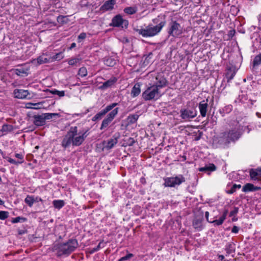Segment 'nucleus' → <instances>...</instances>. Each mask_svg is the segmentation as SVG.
<instances>
[{
	"label": "nucleus",
	"mask_w": 261,
	"mask_h": 261,
	"mask_svg": "<svg viewBox=\"0 0 261 261\" xmlns=\"http://www.w3.org/2000/svg\"><path fill=\"white\" fill-rule=\"evenodd\" d=\"M35 200V202H39V201H42V199L40 197H36Z\"/></svg>",
	"instance_id": "nucleus-56"
},
{
	"label": "nucleus",
	"mask_w": 261,
	"mask_h": 261,
	"mask_svg": "<svg viewBox=\"0 0 261 261\" xmlns=\"http://www.w3.org/2000/svg\"><path fill=\"white\" fill-rule=\"evenodd\" d=\"M133 256V254L129 253L127 254L126 255L121 257L120 259V261H123V260H126L129 259L130 258H131Z\"/></svg>",
	"instance_id": "nucleus-46"
},
{
	"label": "nucleus",
	"mask_w": 261,
	"mask_h": 261,
	"mask_svg": "<svg viewBox=\"0 0 261 261\" xmlns=\"http://www.w3.org/2000/svg\"><path fill=\"white\" fill-rule=\"evenodd\" d=\"M29 94V93L28 90L23 89H15L14 91V95L15 97L19 99H23L26 98Z\"/></svg>",
	"instance_id": "nucleus-15"
},
{
	"label": "nucleus",
	"mask_w": 261,
	"mask_h": 261,
	"mask_svg": "<svg viewBox=\"0 0 261 261\" xmlns=\"http://www.w3.org/2000/svg\"><path fill=\"white\" fill-rule=\"evenodd\" d=\"M238 212V210L237 208H235L233 211H231L229 214L230 217L236 215Z\"/></svg>",
	"instance_id": "nucleus-51"
},
{
	"label": "nucleus",
	"mask_w": 261,
	"mask_h": 261,
	"mask_svg": "<svg viewBox=\"0 0 261 261\" xmlns=\"http://www.w3.org/2000/svg\"><path fill=\"white\" fill-rule=\"evenodd\" d=\"M44 25V28L46 29H49L50 30H52L51 29H50L51 27H55V25L52 22L45 23Z\"/></svg>",
	"instance_id": "nucleus-47"
},
{
	"label": "nucleus",
	"mask_w": 261,
	"mask_h": 261,
	"mask_svg": "<svg viewBox=\"0 0 261 261\" xmlns=\"http://www.w3.org/2000/svg\"><path fill=\"white\" fill-rule=\"evenodd\" d=\"M166 85L167 81L161 74L158 73L155 75L152 78L151 83L149 84L150 86L142 93L143 99L145 100L158 99L161 96L160 90Z\"/></svg>",
	"instance_id": "nucleus-1"
},
{
	"label": "nucleus",
	"mask_w": 261,
	"mask_h": 261,
	"mask_svg": "<svg viewBox=\"0 0 261 261\" xmlns=\"http://www.w3.org/2000/svg\"><path fill=\"white\" fill-rule=\"evenodd\" d=\"M58 115L57 113H45L44 114V117H43L44 120L47 119H51L53 118V116Z\"/></svg>",
	"instance_id": "nucleus-40"
},
{
	"label": "nucleus",
	"mask_w": 261,
	"mask_h": 261,
	"mask_svg": "<svg viewBox=\"0 0 261 261\" xmlns=\"http://www.w3.org/2000/svg\"><path fill=\"white\" fill-rule=\"evenodd\" d=\"M237 70L234 67L231 66L227 68L226 77L228 81L231 80L236 75Z\"/></svg>",
	"instance_id": "nucleus-18"
},
{
	"label": "nucleus",
	"mask_w": 261,
	"mask_h": 261,
	"mask_svg": "<svg viewBox=\"0 0 261 261\" xmlns=\"http://www.w3.org/2000/svg\"><path fill=\"white\" fill-rule=\"evenodd\" d=\"M44 120L42 116H38L35 117V124L36 125L40 126L43 124Z\"/></svg>",
	"instance_id": "nucleus-31"
},
{
	"label": "nucleus",
	"mask_w": 261,
	"mask_h": 261,
	"mask_svg": "<svg viewBox=\"0 0 261 261\" xmlns=\"http://www.w3.org/2000/svg\"><path fill=\"white\" fill-rule=\"evenodd\" d=\"M153 23L155 25L150 27L147 30L149 33H159L166 24L165 17L164 16H158L152 20Z\"/></svg>",
	"instance_id": "nucleus-6"
},
{
	"label": "nucleus",
	"mask_w": 261,
	"mask_h": 261,
	"mask_svg": "<svg viewBox=\"0 0 261 261\" xmlns=\"http://www.w3.org/2000/svg\"><path fill=\"white\" fill-rule=\"evenodd\" d=\"M216 169V167L214 164H210L205 165L203 167L200 168L199 170L201 172H205L207 173L208 175H210L211 172L215 171Z\"/></svg>",
	"instance_id": "nucleus-17"
},
{
	"label": "nucleus",
	"mask_w": 261,
	"mask_h": 261,
	"mask_svg": "<svg viewBox=\"0 0 261 261\" xmlns=\"http://www.w3.org/2000/svg\"><path fill=\"white\" fill-rule=\"evenodd\" d=\"M24 201L29 206L31 207L35 202V200L33 196L28 195L25 198Z\"/></svg>",
	"instance_id": "nucleus-30"
},
{
	"label": "nucleus",
	"mask_w": 261,
	"mask_h": 261,
	"mask_svg": "<svg viewBox=\"0 0 261 261\" xmlns=\"http://www.w3.org/2000/svg\"><path fill=\"white\" fill-rule=\"evenodd\" d=\"M45 30H42L41 31V33H43L44 31H45Z\"/></svg>",
	"instance_id": "nucleus-60"
},
{
	"label": "nucleus",
	"mask_w": 261,
	"mask_h": 261,
	"mask_svg": "<svg viewBox=\"0 0 261 261\" xmlns=\"http://www.w3.org/2000/svg\"><path fill=\"white\" fill-rule=\"evenodd\" d=\"M25 220H26V219L24 218L17 217L14 218L12 220V222L13 223H16L20 222L21 221H22V222H24L25 221Z\"/></svg>",
	"instance_id": "nucleus-44"
},
{
	"label": "nucleus",
	"mask_w": 261,
	"mask_h": 261,
	"mask_svg": "<svg viewBox=\"0 0 261 261\" xmlns=\"http://www.w3.org/2000/svg\"><path fill=\"white\" fill-rule=\"evenodd\" d=\"M67 18L66 16L60 15L57 18V21L61 24H63L66 22Z\"/></svg>",
	"instance_id": "nucleus-39"
},
{
	"label": "nucleus",
	"mask_w": 261,
	"mask_h": 261,
	"mask_svg": "<svg viewBox=\"0 0 261 261\" xmlns=\"http://www.w3.org/2000/svg\"><path fill=\"white\" fill-rule=\"evenodd\" d=\"M118 105V103L114 102L106 106L103 109L97 113L95 116H94L92 120L93 121H96L97 120H100L109 111H111L115 107Z\"/></svg>",
	"instance_id": "nucleus-8"
},
{
	"label": "nucleus",
	"mask_w": 261,
	"mask_h": 261,
	"mask_svg": "<svg viewBox=\"0 0 261 261\" xmlns=\"http://www.w3.org/2000/svg\"><path fill=\"white\" fill-rule=\"evenodd\" d=\"M53 204L55 208L60 210L65 205V202L63 200H55Z\"/></svg>",
	"instance_id": "nucleus-25"
},
{
	"label": "nucleus",
	"mask_w": 261,
	"mask_h": 261,
	"mask_svg": "<svg viewBox=\"0 0 261 261\" xmlns=\"http://www.w3.org/2000/svg\"><path fill=\"white\" fill-rule=\"evenodd\" d=\"M142 35V36L144 37H151V36H153L154 35H155L156 34H146V33H144V34H141Z\"/></svg>",
	"instance_id": "nucleus-53"
},
{
	"label": "nucleus",
	"mask_w": 261,
	"mask_h": 261,
	"mask_svg": "<svg viewBox=\"0 0 261 261\" xmlns=\"http://www.w3.org/2000/svg\"><path fill=\"white\" fill-rule=\"evenodd\" d=\"M250 176L253 181H261V167L250 171Z\"/></svg>",
	"instance_id": "nucleus-11"
},
{
	"label": "nucleus",
	"mask_w": 261,
	"mask_h": 261,
	"mask_svg": "<svg viewBox=\"0 0 261 261\" xmlns=\"http://www.w3.org/2000/svg\"><path fill=\"white\" fill-rule=\"evenodd\" d=\"M75 46H76V44H75V43H72L71 44V46H70V47L69 48V50H71V49H72V48H74Z\"/></svg>",
	"instance_id": "nucleus-54"
},
{
	"label": "nucleus",
	"mask_w": 261,
	"mask_h": 261,
	"mask_svg": "<svg viewBox=\"0 0 261 261\" xmlns=\"http://www.w3.org/2000/svg\"><path fill=\"white\" fill-rule=\"evenodd\" d=\"M180 117L184 120L194 118L197 115V111L194 108L182 109L180 111Z\"/></svg>",
	"instance_id": "nucleus-9"
},
{
	"label": "nucleus",
	"mask_w": 261,
	"mask_h": 261,
	"mask_svg": "<svg viewBox=\"0 0 261 261\" xmlns=\"http://www.w3.org/2000/svg\"><path fill=\"white\" fill-rule=\"evenodd\" d=\"M164 185L166 187H175L179 186L185 181V178L182 175L179 174L175 177H169L164 179Z\"/></svg>",
	"instance_id": "nucleus-5"
},
{
	"label": "nucleus",
	"mask_w": 261,
	"mask_h": 261,
	"mask_svg": "<svg viewBox=\"0 0 261 261\" xmlns=\"http://www.w3.org/2000/svg\"><path fill=\"white\" fill-rule=\"evenodd\" d=\"M140 92V85L138 84H136L132 88L131 95L132 97H135L139 95Z\"/></svg>",
	"instance_id": "nucleus-23"
},
{
	"label": "nucleus",
	"mask_w": 261,
	"mask_h": 261,
	"mask_svg": "<svg viewBox=\"0 0 261 261\" xmlns=\"http://www.w3.org/2000/svg\"><path fill=\"white\" fill-rule=\"evenodd\" d=\"M13 130V126L11 125L4 124L2 127L1 130L5 134L11 132Z\"/></svg>",
	"instance_id": "nucleus-32"
},
{
	"label": "nucleus",
	"mask_w": 261,
	"mask_h": 261,
	"mask_svg": "<svg viewBox=\"0 0 261 261\" xmlns=\"http://www.w3.org/2000/svg\"><path fill=\"white\" fill-rule=\"evenodd\" d=\"M240 136V125L237 123V126L233 129L220 134L219 142L221 144H226L230 141L238 140Z\"/></svg>",
	"instance_id": "nucleus-4"
},
{
	"label": "nucleus",
	"mask_w": 261,
	"mask_h": 261,
	"mask_svg": "<svg viewBox=\"0 0 261 261\" xmlns=\"http://www.w3.org/2000/svg\"><path fill=\"white\" fill-rule=\"evenodd\" d=\"M208 108V99L203 100L199 103V109L201 116L202 117L206 116Z\"/></svg>",
	"instance_id": "nucleus-13"
},
{
	"label": "nucleus",
	"mask_w": 261,
	"mask_h": 261,
	"mask_svg": "<svg viewBox=\"0 0 261 261\" xmlns=\"http://www.w3.org/2000/svg\"><path fill=\"white\" fill-rule=\"evenodd\" d=\"M81 59L79 58H74L69 59L68 63L70 65H74L80 62Z\"/></svg>",
	"instance_id": "nucleus-34"
},
{
	"label": "nucleus",
	"mask_w": 261,
	"mask_h": 261,
	"mask_svg": "<svg viewBox=\"0 0 261 261\" xmlns=\"http://www.w3.org/2000/svg\"><path fill=\"white\" fill-rule=\"evenodd\" d=\"M239 227L237 226H234L231 229V232L234 233H237L239 232Z\"/></svg>",
	"instance_id": "nucleus-50"
},
{
	"label": "nucleus",
	"mask_w": 261,
	"mask_h": 261,
	"mask_svg": "<svg viewBox=\"0 0 261 261\" xmlns=\"http://www.w3.org/2000/svg\"><path fill=\"white\" fill-rule=\"evenodd\" d=\"M106 243L104 242L103 240L101 241L97 246L92 249L91 253H93L99 250L100 248H103L105 246Z\"/></svg>",
	"instance_id": "nucleus-36"
},
{
	"label": "nucleus",
	"mask_w": 261,
	"mask_h": 261,
	"mask_svg": "<svg viewBox=\"0 0 261 261\" xmlns=\"http://www.w3.org/2000/svg\"><path fill=\"white\" fill-rule=\"evenodd\" d=\"M79 243L76 239H69L66 242L55 244L53 251L57 256H68L78 247Z\"/></svg>",
	"instance_id": "nucleus-3"
},
{
	"label": "nucleus",
	"mask_w": 261,
	"mask_h": 261,
	"mask_svg": "<svg viewBox=\"0 0 261 261\" xmlns=\"http://www.w3.org/2000/svg\"><path fill=\"white\" fill-rule=\"evenodd\" d=\"M119 108H116L111 111L107 116V117L102 120L100 127V130H103L107 128L116 115L118 114Z\"/></svg>",
	"instance_id": "nucleus-7"
},
{
	"label": "nucleus",
	"mask_w": 261,
	"mask_h": 261,
	"mask_svg": "<svg viewBox=\"0 0 261 261\" xmlns=\"http://www.w3.org/2000/svg\"><path fill=\"white\" fill-rule=\"evenodd\" d=\"M111 24L115 27L126 28L128 25V22L127 20L124 19L122 16L119 14L113 18Z\"/></svg>",
	"instance_id": "nucleus-10"
},
{
	"label": "nucleus",
	"mask_w": 261,
	"mask_h": 261,
	"mask_svg": "<svg viewBox=\"0 0 261 261\" xmlns=\"http://www.w3.org/2000/svg\"><path fill=\"white\" fill-rule=\"evenodd\" d=\"M8 161L10 163L13 164H15V165L20 164H21V163H22L23 162V161H15L14 159H12L11 158H9L8 159Z\"/></svg>",
	"instance_id": "nucleus-45"
},
{
	"label": "nucleus",
	"mask_w": 261,
	"mask_h": 261,
	"mask_svg": "<svg viewBox=\"0 0 261 261\" xmlns=\"http://www.w3.org/2000/svg\"><path fill=\"white\" fill-rule=\"evenodd\" d=\"M241 188V185L234 184L232 186V187H231V188L230 190V191L229 192H228V193H229V194H232L233 193H234L236 191L237 189H240Z\"/></svg>",
	"instance_id": "nucleus-42"
},
{
	"label": "nucleus",
	"mask_w": 261,
	"mask_h": 261,
	"mask_svg": "<svg viewBox=\"0 0 261 261\" xmlns=\"http://www.w3.org/2000/svg\"><path fill=\"white\" fill-rule=\"evenodd\" d=\"M227 212L225 211L218 220H211L210 223H214L215 225H221L223 224L226 219Z\"/></svg>",
	"instance_id": "nucleus-20"
},
{
	"label": "nucleus",
	"mask_w": 261,
	"mask_h": 261,
	"mask_svg": "<svg viewBox=\"0 0 261 261\" xmlns=\"http://www.w3.org/2000/svg\"><path fill=\"white\" fill-rule=\"evenodd\" d=\"M233 32V33H236L235 31L234 30H233V31H230V32L229 33H232V32Z\"/></svg>",
	"instance_id": "nucleus-59"
},
{
	"label": "nucleus",
	"mask_w": 261,
	"mask_h": 261,
	"mask_svg": "<svg viewBox=\"0 0 261 261\" xmlns=\"http://www.w3.org/2000/svg\"><path fill=\"white\" fill-rule=\"evenodd\" d=\"M193 226L195 229L200 231L203 229L202 220L199 219H195L193 222Z\"/></svg>",
	"instance_id": "nucleus-24"
},
{
	"label": "nucleus",
	"mask_w": 261,
	"mask_h": 261,
	"mask_svg": "<svg viewBox=\"0 0 261 261\" xmlns=\"http://www.w3.org/2000/svg\"><path fill=\"white\" fill-rule=\"evenodd\" d=\"M169 33L179 31L181 28L180 25L175 21H172L169 23Z\"/></svg>",
	"instance_id": "nucleus-19"
},
{
	"label": "nucleus",
	"mask_w": 261,
	"mask_h": 261,
	"mask_svg": "<svg viewBox=\"0 0 261 261\" xmlns=\"http://www.w3.org/2000/svg\"><path fill=\"white\" fill-rule=\"evenodd\" d=\"M117 81L115 77H112L107 81L104 82L101 86L99 87L100 89H106L112 87Z\"/></svg>",
	"instance_id": "nucleus-16"
},
{
	"label": "nucleus",
	"mask_w": 261,
	"mask_h": 261,
	"mask_svg": "<svg viewBox=\"0 0 261 261\" xmlns=\"http://www.w3.org/2000/svg\"><path fill=\"white\" fill-rule=\"evenodd\" d=\"M9 216V213L6 211L0 212V219L4 220L7 219Z\"/></svg>",
	"instance_id": "nucleus-41"
},
{
	"label": "nucleus",
	"mask_w": 261,
	"mask_h": 261,
	"mask_svg": "<svg viewBox=\"0 0 261 261\" xmlns=\"http://www.w3.org/2000/svg\"><path fill=\"white\" fill-rule=\"evenodd\" d=\"M139 118L138 114H133L128 116L127 120L129 124H133L135 123Z\"/></svg>",
	"instance_id": "nucleus-29"
},
{
	"label": "nucleus",
	"mask_w": 261,
	"mask_h": 261,
	"mask_svg": "<svg viewBox=\"0 0 261 261\" xmlns=\"http://www.w3.org/2000/svg\"><path fill=\"white\" fill-rule=\"evenodd\" d=\"M261 64V54L256 56L253 60V66H257Z\"/></svg>",
	"instance_id": "nucleus-37"
},
{
	"label": "nucleus",
	"mask_w": 261,
	"mask_h": 261,
	"mask_svg": "<svg viewBox=\"0 0 261 261\" xmlns=\"http://www.w3.org/2000/svg\"><path fill=\"white\" fill-rule=\"evenodd\" d=\"M137 11L136 7H128L124 9V12L127 14L132 15L135 14Z\"/></svg>",
	"instance_id": "nucleus-28"
},
{
	"label": "nucleus",
	"mask_w": 261,
	"mask_h": 261,
	"mask_svg": "<svg viewBox=\"0 0 261 261\" xmlns=\"http://www.w3.org/2000/svg\"><path fill=\"white\" fill-rule=\"evenodd\" d=\"M15 73L18 75H22L24 74H27V71L22 68H18L15 70Z\"/></svg>",
	"instance_id": "nucleus-43"
},
{
	"label": "nucleus",
	"mask_w": 261,
	"mask_h": 261,
	"mask_svg": "<svg viewBox=\"0 0 261 261\" xmlns=\"http://www.w3.org/2000/svg\"><path fill=\"white\" fill-rule=\"evenodd\" d=\"M103 62H104V64L106 66H108L109 67H113L116 63V61L111 57L105 58L104 59Z\"/></svg>",
	"instance_id": "nucleus-27"
},
{
	"label": "nucleus",
	"mask_w": 261,
	"mask_h": 261,
	"mask_svg": "<svg viewBox=\"0 0 261 261\" xmlns=\"http://www.w3.org/2000/svg\"><path fill=\"white\" fill-rule=\"evenodd\" d=\"M15 156L16 158L21 160V161H23V156L22 154L21 153H16L15 154Z\"/></svg>",
	"instance_id": "nucleus-52"
},
{
	"label": "nucleus",
	"mask_w": 261,
	"mask_h": 261,
	"mask_svg": "<svg viewBox=\"0 0 261 261\" xmlns=\"http://www.w3.org/2000/svg\"><path fill=\"white\" fill-rule=\"evenodd\" d=\"M50 93L53 94L57 95L59 97H63L65 95L64 91H59L57 90H53L50 91Z\"/></svg>",
	"instance_id": "nucleus-38"
},
{
	"label": "nucleus",
	"mask_w": 261,
	"mask_h": 261,
	"mask_svg": "<svg viewBox=\"0 0 261 261\" xmlns=\"http://www.w3.org/2000/svg\"><path fill=\"white\" fill-rule=\"evenodd\" d=\"M36 61L39 64H42L51 62V57L47 58L46 55L43 54L37 58Z\"/></svg>",
	"instance_id": "nucleus-21"
},
{
	"label": "nucleus",
	"mask_w": 261,
	"mask_h": 261,
	"mask_svg": "<svg viewBox=\"0 0 261 261\" xmlns=\"http://www.w3.org/2000/svg\"><path fill=\"white\" fill-rule=\"evenodd\" d=\"M260 189L261 187H260L254 186L252 184L247 183L243 187L242 191L243 192L248 193L256 191Z\"/></svg>",
	"instance_id": "nucleus-14"
},
{
	"label": "nucleus",
	"mask_w": 261,
	"mask_h": 261,
	"mask_svg": "<svg viewBox=\"0 0 261 261\" xmlns=\"http://www.w3.org/2000/svg\"><path fill=\"white\" fill-rule=\"evenodd\" d=\"M42 106V103L41 102H38V103L29 102L26 104V107L27 108L33 109H41Z\"/></svg>",
	"instance_id": "nucleus-26"
},
{
	"label": "nucleus",
	"mask_w": 261,
	"mask_h": 261,
	"mask_svg": "<svg viewBox=\"0 0 261 261\" xmlns=\"http://www.w3.org/2000/svg\"><path fill=\"white\" fill-rule=\"evenodd\" d=\"M117 138H111L107 142H104L103 144H106L105 147L107 149H111L114 147L117 143Z\"/></svg>",
	"instance_id": "nucleus-22"
},
{
	"label": "nucleus",
	"mask_w": 261,
	"mask_h": 261,
	"mask_svg": "<svg viewBox=\"0 0 261 261\" xmlns=\"http://www.w3.org/2000/svg\"><path fill=\"white\" fill-rule=\"evenodd\" d=\"M87 130L78 129L76 126H71L64 136L62 146L66 148L70 145L79 146L81 145L87 137Z\"/></svg>",
	"instance_id": "nucleus-2"
},
{
	"label": "nucleus",
	"mask_w": 261,
	"mask_h": 261,
	"mask_svg": "<svg viewBox=\"0 0 261 261\" xmlns=\"http://www.w3.org/2000/svg\"><path fill=\"white\" fill-rule=\"evenodd\" d=\"M208 216H209V213H208V212H205V218H206V219L207 221L208 222H210V220H208Z\"/></svg>",
	"instance_id": "nucleus-55"
},
{
	"label": "nucleus",
	"mask_w": 261,
	"mask_h": 261,
	"mask_svg": "<svg viewBox=\"0 0 261 261\" xmlns=\"http://www.w3.org/2000/svg\"><path fill=\"white\" fill-rule=\"evenodd\" d=\"M78 74L81 77H85L87 75V70L85 67L80 68L79 70Z\"/></svg>",
	"instance_id": "nucleus-35"
},
{
	"label": "nucleus",
	"mask_w": 261,
	"mask_h": 261,
	"mask_svg": "<svg viewBox=\"0 0 261 261\" xmlns=\"http://www.w3.org/2000/svg\"><path fill=\"white\" fill-rule=\"evenodd\" d=\"M256 116H257L258 117H259V118L261 117V114H260V113H258V112H257V113H256Z\"/></svg>",
	"instance_id": "nucleus-57"
},
{
	"label": "nucleus",
	"mask_w": 261,
	"mask_h": 261,
	"mask_svg": "<svg viewBox=\"0 0 261 261\" xmlns=\"http://www.w3.org/2000/svg\"><path fill=\"white\" fill-rule=\"evenodd\" d=\"M86 38V34H80L78 36L77 41L79 42H82Z\"/></svg>",
	"instance_id": "nucleus-48"
},
{
	"label": "nucleus",
	"mask_w": 261,
	"mask_h": 261,
	"mask_svg": "<svg viewBox=\"0 0 261 261\" xmlns=\"http://www.w3.org/2000/svg\"><path fill=\"white\" fill-rule=\"evenodd\" d=\"M116 2L115 0H109L106 1L100 8V10L102 12L112 10L114 8Z\"/></svg>",
	"instance_id": "nucleus-12"
},
{
	"label": "nucleus",
	"mask_w": 261,
	"mask_h": 261,
	"mask_svg": "<svg viewBox=\"0 0 261 261\" xmlns=\"http://www.w3.org/2000/svg\"><path fill=\"white\" fill-rule=\"evenodd\" d=\"M64 58L63 53L62 52H60L59 53L56 54L53 57H51V62L54 60H60Z\"/></svg>",
	"instance_id": "nucleus-33"
},
{
	"label": "nucleus",
	"mask_w": 261,
	"mask_h": 261,
	"mask_svg": "<svg viewBox=\"0 0 261 261\" xmlns=\"http://www.w3.org/2000/svg\"><path fill=\"white\" fill-rule=\"evenodd\" d=\"M232 107L231 105H228L226 106L224 109L223 111L226 112V113H229L232 110Z\"/></svg>",
	"instance_id": "nucleus-49"
},
{
	"label": "nucleus",
	"mask_w": 261,
	"mask_h": 261,
	"mask_svg": "<svg viewBox=\"0 0 261 261\" xmlns=\"http://www.w3.org/2000/svg\"><path fill=\"white\" fill-rule=\"evenodd\" d=\"M123 41H125L126 42H128V40L127 38H124V40H123Z\"/></svg>",
	"instance_id": "nucleus-58"
}]
</instances>
